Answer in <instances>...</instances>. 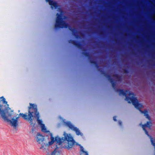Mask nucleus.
Returning a JSON list of instances; mask_svg holds the SVG:
<instances>
[{
  "instance_id": "nucleus-1",
  "label": "nucleus",
  "mask_w": 155,
  "mask_h": 155,
  "mask_svg": "<svg viewBox=\"0 0 155 155\" xmlns=\"http://www.w3.org/2000/svg\"><path fill=\"white\" fill-rule=\"evenodd\" d=\"M98 71L108 79L111 83L113 88L116 91L119 92L120 95H122L125 96L126 97L125 100L127 101L128 103H132L136 108L139 110L141 113L144 114V116L146 117V118L149 120H150V117L148 114L147 110H145L144 111L141 110V108L143 107V105L142 104L139 103L137 98L134 97L135 95L133 93L131 92L129 90H126L125 92L123 89L116 88V82L114 81V79L111 78L110 74L105 72L101 69H98Z\"/></svg>"
},
{
  "instance_id": "nucleus-2",
  "label": "nucleus",
  "mask_w": 155,
  "mask_h": 155,
  "mask_svg": "<svg viewBox=\"0 0 155 155\" xmlns=\"http://www.w3.org/2000/svg\"><path fill=\"white\" fill-rule=\"evenodd\" d=\"M64 137L61 138L57 137L55 138L52 136L51 137V141H49L47 144L48 146L51 145L54 141L56 142V147L51 153V155H59L60 150L59 148L61 147V145L64 142V145L63 147L65 148L69 149L72 148L75 143V141L73 137L70 135L64 133Z\"/></svg>"
},
{
  "instance_id": "nucleus-3",
  "label": "nucleus",
  "mask_w": 155,
  "mask_h": 155,
  "mask_svg": "<svg viewBox=\"0 0 155 155\" xmlns=\"http://www.w3.org/2000/svg\"><path fill=\"white\" fill-rule=\"evenodd\" d=\"M30 106L28 107V114L27 113L23 114L20 113L19 115H21L22 117L25 120L29 121L31 125H32L33 127L35 124H33V120L34 117L37 118V120L38 123L41 126L42 124V121L41 120L39 119L40 116L39 112L38 111L37 106L35 104L30 103Z\"/></svg>"
},
{
  "instance_id": "nucleus-4",
  "label": "nucleus",
  "mask_w": 155,
  "mask_h": 155,
  "mask_svg": "<svg viewBox=\"0 0 155 155\" xmlns=\"http://www.w3.org/2000/svg\"><path fill=\"white\" fill-rule=\"evenodd\" d=\"M60 14L57 13L56 14V19L55 24L54 25L55 28L58 29L59 28H69V30L72 33V35L76 38H79L80 36L77 34V31L75 28H72L69 26L68 24L65 21L63 20L62 18V14L63 11L62 9L60 8H58Z\"/></svg>"
},
{
  "instance_id": "nucleus-5",
  "label": "nucleus",
  "mask_w": 155,
  "mask_h": 155,
  "mask_svg": "<svg viewBox=\"0 0 155 155\" xmlns=\"http://www.w3.org/2000/svg\"><path fill=\"white\" fill-rule=\"evenodd\" d=\"M2 105L0 104V113L1 114L2 117L4 120L8 122H10L12 126L15 127H16L18 126V119L19 118V116L20 115L19 114L17 117H16V118L15 119V117H14L11 120H9L6 116L5 115V112L4 110L1 109V107H2ZM20 116L22 117L21 115H20Z\"/></svg>"
},
{
  "instance_id": "nucleus-6",
  "label": "nucleus",
  "mask_w": 155,
  "mask_h": 155,
  "mask_svg": "<svg viewBox=\"0 0 155 155\" xmlns=\"http://www.w3.org/2000/svg\"><path fill=\"white\" fill-rule=\"evenodd\" d=\"M81 49H82V51H83L82 54L85 56L88 57V58L90 59V63L91 64H94L95 65L97 69L98 70V69H100L99 68V66L98 65L97 61H96L91 59V55L90 54L89 52L87 51V50L84 48L83 49L82 48Z\"/></svg>"
},
{
  "instance_id": "nucleus-7",
  "label": "nucleus",
  "mask_w": 155,
  "mask_h": 155,
  "mask_svg": "<svg viewBox=\"0 0 155 155\" xmlns=\"http://www.w3.org/2000/svg\"><path fill=\"white\" fill-rule=\"evenodd\" d=\"M64 124L66 126L68 127L71 130L75 131L76 134L77 135H82V134H81L79 129L77 127H74V126L71 124V122L69 121L64 122Z\"/></svg>"
},
{
  "instance_id": "nucleus-8",
  "label": "nucleus",
  "mask_w": 155,
  "mask_h": 155,
  "mask_svg": "<svg viewBox=\"0 0 155 155\" xmlns=\"http://www.w3.org/2000/svg\"><path fill=\"white\" fill-rule=\"evenodd\" d=\"M45 1L47 2H49L52 9H55L60 7V5L58 4L56 2L52 0H45Z\"/></svg>"
},
{
  "instance_id": "nucleus-9",
  "label": "nucleus",
  "mask_w": 155,
  "mask_h": 155,
  "mask_svg": "<svg viewBox=\"0 0 155 155\" xmlns=\"http://www.w3.org/2000/svg\"><path fill=\"white\" fill-rule=\"evenodd\" d=\"M152 126V123L150 121H147L146 124L142 125V128L143 130L144 131L145 134L147 135L148 136H150L148 134V132L147 130L146 129L145 127H147L149 128H150Z\"/></svg>"
},
{
  "instance_id": "nucleus-10",
  "label": "nucleus",
  "mask_w": 155,
  "mask_h": 155,
  "mask_svg": "<svg viewBox=\"0 0 155 155\" xmlns=\"http://www.w3.org/2000/svg\"><path fill=\"white\" fill-rule=\"evenodd\" d=\"M44 139V136L40 134L39 133L37 134V141L39 143H41Z\"/></svg>"
},
{
  "instance_id": "nucleus-11",
  "label": "nucleus",
  "mask_w": 155,
  "mask_h": 155,
  "mask_svg": "<svg viewBox=\"0 0 155 155\" xmlns=\"http://www.w3.org/2000/svg\"><path fill=\"white\" fill-rule=\"evenodd\" d=\"M72 44L80 49H81L82 48L81 44L78 41L74 40Z\"/></svg>"
},
{
  "instance_id": "nucleus-12",
  "label": "nucleus",
  "mask_w": 155,
  "mask_h": 155,
  "mask_svg": "<svg viewBox=\"0 0 155 155\" xmlns=\"http://www.w3.org/2000/svg\"><path fill=\"white\" fill-rule=\"evenodd\" d=\"M7 113L8 114V117H11L12 116L13 114V110H11V109L9 108L7 109Z\"/></svg>"
},
{
  "instance_id": "nucleus-13",
  "label": "nucleus",
  "mask_w": 155,
  "mask_h": 155,
  "mask_svg": "<svg viewBox=\"0 0 155 155\" xmlns=\"http://www.w3.org/2000/svg\"><path fill=\"white\" fill-rule=\"evenodd\" d=\"M113 77L116 78L117 81H120L121 79V77L118 74H115L113 75Z\"/></svg>"
},
{
  "instance_id": "nucleus-14",
  "label": "nucleus",
  "mask_w": 155,
  "mask_h": 155,
  "mask_svg": "<svg viewBox=\"0 0 155 155\" xmlns=\"http://www.w3.org/2000/svg\"><path fill=\"white\" fill-rule=\"evenodd\" d=\"M0 101H2L3 104H7V102L6 101L5 98L3 96H2L0 97Z\"/></svg>"
},
{
  "instance_id": "nucleus-15",
  "label": "nucleus",
  "mask_w": 155,
  "mask_h": 155,
  "mask_svg": "<svg viewBox=\"0 0 155 155\" xmlns=\"http://www.w3.org/2000/svg\"><path fill=\"white\" fill-rule=\"evenodd\" d=\"M41 130L42 131L45 133H47L48 131H47V129L46 127H45V124H42V125L41 126Z\"/></svg>"
},
{
  "instance_id": "nucleus-16",
  "label": "nucleus",
  "mask_w": 155,
  "mask_h": 155,
  "mask_svg": "<svg viewBox=\"0 0 155 155\" xmlns=\"http://www.w3.org/2000/svg\"><path fill=\"white\" fill-rule=\"evenodd\" d=\"M81 148H83V147H81ZM81 150L83 153H84V155H89L87 151H84L83 149H82Z\"/></svg>"
},
{
  "instance_id": "nucleus-17",
  "label": "nucleus",
  "mask_w": 155,
  "mask_h": 155,
  "mask_svg": "<svg viewBox=\"0 0 155 155\" xmlns=\"http://www.w3.org/2000/svg\"><path fill=\"white\" fill-rule=\"evenodd\" d=\"M124 72L125 73H128V71L127 69H124L123 70Z\"/></svg>"
},
{
  "instance_id": "nucleus-18",
  "label": "nucleus",
  "mask_w": 155,
  "mask_h": 155,
  "mask_svg": "<svg viewBox=\"0 0 155 155\" xmlns=\"http://www.w3.org/2000/svg\"><path fill=\"white\" fill-rule=\"evenodd\" d=\"M74 40L72 39H70L68 41V42L69 43L72 44Z\"/></svg>"
},
{
  "instance_id": "nucleus-19",
  "label": "nucleus",
  "mask_w": 155,
  "mask_h": 155,
  "mask_svg": "<svg viewBox=\"0 0 155 155\" xmlns=\"http://www.w3.org/2000/svg\"><path fill=\"white\" fill-rule=\"evenodd\" d=\"M113 120H114L115 121H117V120L116 119V116H114L113 117Z\"/></svg>"
},
{
  "instance_id": "nucleus-20",
  "label": "nucleus",
  "mask_w": 155,
  "mask_h": 155,
  "mask_svg": "<svg viewBox=\"0 0 155 155\" xmlns=\"http://www.w3.org/2000/svg\"><path fill=\"white\" fill-rule=\"evenodd\" d=\"M119 124L120 125H121L122 123L121 121H119Z\"/></svg>"
},
{
  "instance_id": "nucleus-21",
  "label": "nucleus",
  "mask_w": 155,
  "mask_h": 155,
  "mask_svg": "<svg viewBox=\"0 0 155 155\" xmlns=\"http://www.w3.org/2000/svg\"><path fill=\"white\" fill-rule=\"evenodd\" d=\"M44 147V146H42L40 147V149H41L43 147Z\"/></svg>"
},
{
  "instance_id": "nucleus-22",
  "label": "nucleus",
  "mask_w": 155,
  "mask_h": 155,
  "mask_svg": "<svg viewBox=\"0 0 155 155\" xmlns=\"http://www.w3.org/2000/svg\"><path fill=\"white\" fill-rule=\"evenodd\" d=\"M153 65L155 66V64H153Z\"/></svg>"
}]
</instances>
